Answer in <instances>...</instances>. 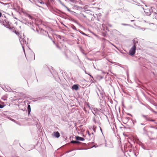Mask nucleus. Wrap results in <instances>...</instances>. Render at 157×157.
Wrapping results in <instances>:
<instances>
[{"instance_id":"4c0bfd02","label":"nucleus","mask_w":157,"mask_h":157,"mask_svg":"<svg viewBox=\"0 0 157 157\" xmlns=\"http://www.w3.org/2000/svg\"><path fill=\"white\" fill-rule=\"evenodd\" d=\"M59 2H60V3L63 6H65V5L61 1V0H60V1H59Z\"/></svg>"},{"instance_id":"c85d7f7f","label":"nucleus","mask_w":157,"mask_h":157,"mask_svg":"<svg viewBox=\"0 0 157 157\" xmlns=\"http://www.w3.org/2000/svg\"><path fill=\"white\" fill-rule=\"evenodd\" d=\"M4 106L5 105L4 104L0 103V108H2L4 107Z\"/></svg>"},{"instance_id":"20e7f679","label":"nucleus","mask_w":157,"mask_h":157,"mask_svg":"<svg viewBox=\"0 0 157 157\" xmlns=\"http://www.w3.org/2000/svg\"><path fill=\"white\" fill-rule=\"evenodd\" d=\"M52 137L56 138H58L60 136V134L58 131L54 132L52 134Z\"/></svg>"},{"instance_id":"58836bf2","label":"nucleus","mask_w":157,"mask_h":157,"mask_svg":"<svg viewBox=\"0 0 157 157\" xmlns=\"http://www.w3.org/2000/svg\"><path fill=\"white\" fill-rule=\"evenodd\" d=\"M81 121L82 122H84V124H85L86 123L87 120H86V121H85V120H83V119H82Z\"/></svg>"},{"instance_id":"423d86ee","label":"nucleus","mask_w":157,"mask_h":157,"mask_svg":"<svg viewBox=\"0 0 157 157\" xmlns=\"http://www.w3.org/2000/svg\"><path fill=\"white\" fill-rule=\"evenodd\" d=\"M75 139L78 141H83L85 140L84 138L78 136H75Z\"/></svg>"},{"instance_id":"39448f33","label":"nucleus","mask_w":157,"mask_h":157,"mask_svg":"<svg viewBox=\"0 0 157 157\" xmlns=\"http://www.w3.org/2000/svg\"><path fill=\"white\" fill-rule=\"evenodd\" d=\"M133 43V45L132 46H134V48H136L137 44L138 43V39L136 38H134L132 40Z\"/></svg>"},{"instance_id":"8fccbe9b","label":"nucleus","mask_w":157,"mask_h":157,"mask_svg":"<svg viewBox=\"0 0 157 157\" xmlns=\"http://www.w3.org/2000/svg\"><path fill=\"white\" fill-rule=\"evenodd\" d=\"M69 0L72 2H74L75 1V0Z\"/></svg>"},{"instance_id":"0e129e2a","label":"nucleus","mask_w":157,"mask_h":157,"mask_svg":"<svg viewBox=\"0 0 157 157\" xmlns=\"http://www.w3.org/2000/svg\"><path fill=\"white\" fill-rule=\"evenodd\" d=\"M152 128L157 129V127H153Z\"/></svg>"},{"instance_id":"c03bdc74","label":"nucleus","mask_w":157,"mask_h":157,"mask_svg":"<svg viewBox=\"0 0 157 157\" xmlns=\"http://www.w3.org/2000/svg\"><path fill=\"white\" fill-rule=\"evenodd\" d=\"M81 14L84 18H86V16L83 13H81Z\"/></svg>"},{"instance_id":"bf43d9fd","label":"nucleus","mask_w":157,"mask_h":157,"mask_svg":"<svg viewBox=\"0 0 157 157\" xmlns=\"http://www.w3.org/2000/svg\"><path fill=\"white\" fill-rule=\"evenodd\" d=\"M100 78L101 79H103V78L104 77L103 76H100Z\"/></svg>"},{"instance_id":"a211bd4d","label":"nucleus","mask_w":157,"mask_h":157,"mask_svg":"<svg viewBox=\"0 0 157 157\" xmlns=\"http://www.w3.org/2000/svg\"><path fill=\"white\" fill-rule=\"evenodd\" d=\"M68 19L69 20L73 21V22L75 23H76L77 24H78V22L76 21L75 20L73 19V18H68Z\"/></svg>"},{"instance_id":"f3484780","label":"nucleus","mask_w":157,"mask_h":157,"mask_svg":"<svg viewBox=\"0 0 157 157\" xmlns=\"http://www.w3.org/2000/svg\"><path fill=\"white\" fill-rule=\"evenodd\" d=\"M102 26L103 28V29H104L103 30H105V29L106 30H108V31H109L108 28L105 26V24H102Z\"/></svg>"},{"instance_id":"412c9836","label":"nucleus","mask_w":157,"mask_h":157,"mask_svg":"<svg viewBox=\"0 0 157 157\" xmlns=\"http://www.w3.org/2000/svg\"><path fill=\"white\" fill-rule=\"evenodd\" d=\"M44 4H45L48 7L50 8L51 9H52V7L49 3H46L45 2V3Z\"/></svg>"},{"instance_id":"a878e982","label":"nucleus","mask_w":157,"mask_h":157,"mask_svg":"<svg viewBox=\"0 0 157 157\" xmlns=\"http://www.w3.org/2000/svg\"><path fill=\"white\" fill-rule=\"evenodd\" d=\"M113 126V128L112 127V129L113 130V132L114 133H115V131H116H116H117V128L116 129V128L115 127H114V125H113V126Z\"/></svg>"},{"instance_id":"9b49d317","label":"nucleus","mask_w":157,"mask_h":157,"mask_svg":"<svg viewBox=\"0 0 157 157\" xmlns=\"http://www.w3.org/2000/svg\"><path fill=\"white\" fill-rule=\"evenodd\" d=\"M31 111V108L30 105L28 103L27 106V111L28 115H29Z\"/></svg>"},{"instance_id":"f257e3e1","label":"nucleus","mask_w":157,"mask_h":157,"mask_svg":"<svg viewBox=\"0 0 157 157\" xmlns=\"http://www.w3.org/2000/svg\"><path fill=\"white\" fill-rule=\"evenodd\" d=\"M134 46H132L128 52L129 55L132 56H134L136 53V48H134Z\"/></svg>"},{"instance_id":"72a5a7b5","label":"nucleus","mask_w":157,"mask_h":157,"mask_svg":"<svg viewBox=\"0 0 157 157\" xmlns=\"http://www.w3.org/2000/svg\"><path fill=\"white\" fill-rule=\"evenodd\" d=\"M61 17L65 19H67V17L65 16H64V15H61Z\"/></svg>"},{"instance_id":"338daca9","label":"nucleus","mask_w":157,"mask_h":157,"mask_svg":"<svg viewBox=\"0 0 157 157\" xmlns=\"http://www.w3.org/2000/svg\"><path fill=\"white\" fill-rule=\"evenodd\" d=\"M2 16V13L0 12V17H1Z\"/></svg>"},{"instance_id":"473e14b6","label":"nucleus","mask_w":157,"mask_h":157,"mask_svg":"<svg viewBox=\"0 0 157 157\" xmlns=\"http://www.w3.org/2000/svg\"><path fill=\"white\" fill-rule=\"evenodd\" d=\"M154 14L155 16V19H157V13L154 12Z\"/></svg>"},{"instance_id":"c756f323","label":"nucleus","mask_w":157,"mask_h":157,"mask_svg":"<svg viewBox=\"0 0 157 157\" xmlns=\"http://www.w3.org/2000/svg\"><path fill=\"white\" fill-rule=\"evenodd\" d=\"M13 33H15V34H16L17 35H18L19 34V32H16L15 30H13Z\"/></svg>"},{"instance_id":"de8ad7c7","label":"nucleus","mask_w":157,"mask_h":157,"mask_svg":"<svg viewBox=\"0 0 157 157\" xmlns=\"http://www.w3.org/2000/svg\"><path fill=\"white\" fill-rule=\"evenodd\" d=\"M142 116L143 117H145V118H147V115H143V114L142 115Z\"/></svg>"},{"instance_id":"79ce46f5","label":"nucleus","mask_w":157,"mask_h":157,"mask_svg":"<svg viewBox=\"0 0 157 157\" xmlns=\"http://www.w3.org/2000/svg\"><path fill=\"white\" fill-rule=\"evenodd\" d=\"M144 12L145 13H147L146 14H148V13H149V11H146V9H145V10H144Z\"/></svg>"},{"instance_id":"69168bd1","label":"nucleus","mask_w":157,"mask_h":157,"mask_svg":"<svg viewBox=\"0 0 157 157\" xmlns=\"http://www.w3.org/2000/svg\"><path fill=\"white\" fill-rule=\"evenodd\" d=\"M140 124L141 125H145V124L143 123H141Z\"/></svg>"},{"instance_id":"6ab92c4d","label":"nucleus","mask_w":157,"mask_h":157,"mask_svg":"<svg viewBox=\"0 0 157 157\" xmlns=\"http://www.w3.org/2000/svg\"><path fill=\"white\" fill-rule=\"evenodd\" d=\"M143 131H144V132H143V134L144 135H147L148 134H147V130L145 128H143Z\"/></svg>"},{"instance_id":"b1692460","label":"nucleus","mask_w":157,"mask_h":157,"mask_svg":"<svg viewBox=\"0 0 157 157\" xmlns=\"http://www.w3.org/2000/svg\"><path fill=\"white\" fill-rule=\"evenodd\" d=\"M27 16L30 19H31L32 20L34 19V18L32 17V16H31L30 14H27Z\"/></svg>"},{"instance_id":"f03ea898","label":"nucleus","mask_w":157,"mask_h":157,"mask_svg":"<svg viewBox=\"0 0 157 157\" xmlns=\"http://www.w3.org/2000/svg\"><path fill=\"white\" fill-rule=\"evenodd\" d=\"M109 119L110 120L109 118H107L108 121L110 125L111 126H113V125H114L115 128L117 129V126L115 123L114 118H109Z\"/></svg>"},{"instance_id":"5fc2aeb1","label":"nucleus","mask_w":157,"mask_h":157,"mask_svg":"<svg viewBox=\"0 0 157 157\" xmlns=\"http://www.w3.org/2000/svg\"><path fill=\"white\" fill-rule=\"evenodd\" d=\"M3 21H2L1 20H0V23L1 24H2V22H3Z\"/></svg>"},{"instance_id":"f8f14e48","label":"nucleus","mask_w":157,"mask_h":157,"mask_svg":"<svg viewBox=\"0 0 157 157\" xmlns=\"http://www.w3.org/2000/svg\"><path fill=\"white\" fill-rule=\"evenodd\" d=\"M61 119L65 122H67L69 124H70L69 123V122L70 121H71V119L70 118H68H68H61Z\"/></svg>"},{"instance_id":"dca6fc26","label":"nucleus","mask_w":157,"mask_h":157,"mask_svg":"<svg viewBox=\"0 0 157 157\" xmlns=\"http://www.w3.org/2000/svg\"><path fill=\"white\" fill-rule=\"evenodd\" d=\"M98 110L96 108H94L93 109H91V111L93 114L94 115L96 113L97 111H98Z\"/></svg>"},{"instance_id":"7ed1b4c3","label":"nucleus","mask_w":157,"mask_h":157,"mask_svg":"<svg viewBox=\"0 0 157 157\" xmlns=\"http://www.w3.org/2000/svg\"><path fill=\"white\" fill-rule=\"evenodd\" d=\"M103 115V113L99 110L97 111V112H96V113L94 115L95 116L98 118H99V117L101 118V117H102V116Z\"/></svg>"},{"instance_id":"2eb2a0df","label":"nucleus","mask_w":157,"mask_h":157,"mask_svg":"<svg viewBox=\"0 0 157 157\" xmlns=\"http://www.w3.org/2000/svg\"><path fill=\"white\" fill-rule=\"evenodd\" d=\"M11 121H12L15 122V123H16V124H18L19 125H21V124L18 121H16V120H14L13 119V118H9Z\"/></svg>"},{"instance_id":"774afa93","label":"nucleus","mask_w":157,"mask_h":157,"mask_svg":"<svg viewBox=\"0 0 157 157\" xmlns=\"http://www.w3.org/2000/svg\"><path fill=\"white\" fill-rule=\"evenodd\" d=\"M64 7H65L66 9L68 8V7L65 5L64 6Z\"/></svg>"},{"instance_id":"052dcab7","label":"nucleus","mask_w":157,"mask_h":157,"mask_svg":"<svg viewBox=\"0 0 157 157\" xmlns=\"http://www.w3.org/2000/svg\"><path fill=\"white\" fill-rule=\"evenodd\" d=\"M71 150H69V151H67L66 152V153H69V152H71Z\"/></svg>"},{"instance_id":"09e8293b","label":"nucleus","mask_w":157,"mask_h":157,"mask_svg":"<svg viewBox=\"0 0 157 157\" xmlns=\"http://www.w3.org/2000/svg\"><path fill=\"white\" fill-rule=\"evenodd\" d=\"M67 10L68 11H69V12H71V10H70V9L68 7L67 9Z\"/></svg>"},{"instance_id":"0eeeda50","label":"nucleus","mask_w":157,"mask_h":157,"mask_svg":"<svg viewBox=\"0 0 157 157\" xmlns=\"http://www.w3.org/2000/svg\"><path fill=\"white\" fill-rule=\"evenodd\" d=\"M79 88V85L77 84H74L71 87L72 89L77 90Z\"/></svg>"},{"instance_id":"9d476101","label":"nucleus","mask_w":157,"mask_h":157,"mask_svg":"<svg viewBox=\"0 0 157 157\" xmlns=\"http://www.w3.org/2000/svg\"><path fill=\"white\" fill-rule=\"evenodd\" d=\"M71 143H72V144H84L83 143H82L80 142V141L77 140H71Z\"/></svg>"},{"instance_id":"f704fd0d","label":"nucleus","mask_w":157,"mask_h":157,"mask_svg":"<svg viewBox=\"0 0 157 157\" xmlns=\"http://www.w3.org/2000/svg\"><path fill=\"white\" fill-rule=\"evenodd\" d=\"M103 94L104 93L103 92H101L100 93V94L101 95V97L102 98H103Z\"/></svg>"},{"instance_id":"ea45409f","label":"nucleus","mask_w":157,"mask_h":157,"mask_svg":"<svg viewBox=\"0 0 157 157\" xmlns=\"http://www.w3.org/2000/svg\"><path fill=\"white\" fill-rule=\"evenodd\" d=\"M121 25H124V26L129 25H128V24H124V23H122L121 24Z\"/></svg>"},{"instance_id":"37998d69","label":"nucleus","mask_w":157,"mask_h":157,"mask_svg":"<svg viewBox=\"0 0 157 157\" xmlns=\"http://www.w3.org/2000/svg\"><path fill=\"white\" fill-rule=\"evenodd\" d=\"M57 37H58V38H59V39H61V37H62V36H61L60 35H58L57 36Z\"/></svg>"},{"instance_id":"a19ab883","label":"nucleus","mask_w":157,"mask_h":157,"mask_svg":"<svg viewBox=\"0 0 157 157\" xmlns=\"http://www.w3.org/2000/svg\"><path fill=\"white\" fill-rule=\"evenodd\" d=\"M133 152L134 153V154L136 156H137V155H136V153L135 152V150H133Z\"/></svg>"},{"instance_id":"4be33fe9","label":"nucleus","mask_w":157,"mask_h":157,"mask_svg":"<svg viewBox=\"0 0 157 157\" xmlns=\"http://www.w3.org/2000/svg\"><path fill=\"white\" fill-rule=\"evenodd\" d=\"M78 31L82 34L84 35H85V36H88V35L87 34H86L85 33H84L82 31H81L80 30H78Z\"/></svg>"},{"instance_id":"393cba45","label":"nucleus","mask_w":157,"mask_h":157,"mask_svg":"<svg viewBox=\"0 0 157 157\" xmlns=\"http://www.w3.org/2000/svg\"><path fill=\"white\" fill-rule=\"evenodd\" d=\"M71 27L74 30H76L77 31H78L77 29L76 28L75 26L73 25H71Z\"/></svg>"},{"instance_id":"6e6552de","label":"nucleus","mask_w":157,"mask_h":157,"mask_svg":"<svg viewBox=\"0 0 157 157\" xmlns=\"http://www.w3.org/2000/svg\"><path fill=\"white\" fill-rule=\"evenodd\" d=\"M5 27L10 29H12L13 28V27H10V25L9 24V21H8L4 26Z\"/></svg>"},{"instance_id":"3c124183","label":"nucleus","mask_w":157,"mask_h":157,"mask_svg":"<svg viewBox=\"0 0 157 157\" xmlns=\"http://www.w3.org/2000/svg\"><path fill=\"white\" fill-rule=\"evenodd\" d=\"M91 138H92L93 137V136L94 135V133L93 132H92L91 133Z\"/></svg>"},{"instance_id":"ddd939ff","label":"nucleus","mask_w":157,"mask_h":157,"mask_svg":"<svg viewBox=\"0 0 157 157\" xmlns=\"http://www.w3.org/2000/svg\"><path fill=\"white\" fill-rule=\"evenodd\" d=\"M129 118H120L122 121L123 123L125 124L127 123V121L129 120Z\"/></svg>"},{"instance_id":"2f4dec72","label":"nucleus","mask_w":157,"mask_h":157,"mask_svg":"<svg viewBox=\"0 0 157 157\" xmlns=\"http://www.w3.org/2000/svg\"><path fill=\"white\" fill-rule=\"evenodd\" d=\"M23 22V23L25 24L26 25L27 24V23H28L29 24L30 23L29 22H27L25 20H24V22Z\"/></svg>"},{"instance_id":"e433bc0d","label":"nucleus","mask_w":157,"mask_h":157,"mask_svg":"<svg viewBox=\"0 0 157 157\" xmlns=\"http://www.w3.org/2000/svg\"><path fill=\"white\" fill-rule=\"evenodd\" d=\"M70 12L71 13V14L73 15H75V14L76 13L75 12L72 11H71V12Z\"/></svg>"},{"instance_id":"4d7b16f0","label":"nucleus","mask_w":157,"mask_h":157,"mask_svg":"<svg viewBox=\"0 0 157 157\" xmlns=\"http://www.w3.org/2000/svg\"><path fill=\"white\" fill-rule=\"evenodd\" d=\"M88 74L89 76H90V77H91L92 78H93V76L90 74Z\"/></svg>"},{"instance_id":"a18cd8bd","label":"nucleus","mask_w":157,"mask_h":157,"mask_svg":"<svg viewBox=\"0 0 157 157\" xmlns=\"http://www.w3.org/2000/svg\"><path fill=\"white\" fill-rule=\"evenodd\" d=\"M75 6V7H76V8H77V9H79V8H81V7H79V6H77V5H75V6Z\"/></svg>"},{"instance_id":"e2e57ef3","label":"nucleus","mask_w":157,"mask_h":157,"mask_svg":"<svg viewBox=\"0 0 157 157\" xmlns=\"http://www.w3.org/2000/svg\"><path fill=\"white\" fill-rule=\"evenodd\" d=\"M96 128V127L95 126H93V128L95 129Z\"/></svg>"},{"instance_id":"603ef678","label":"nucleus","mask_w":157,"mask_h":157,"mask_svg":"<svg viewBox=\"0 0 157 157\" xmlns=\"http://www.w3.org/2000/svg\"><path fill=\"white\" fill-rule=\"evenodd\" d=\"M108 25V26H109V27H112V25L111 24H109Z\"/></svg>"},{"instance_id":"4468645a","label":"nucleus","mask_w":157,"mask_h":157,"mask_svg":"<svg viewBox=\"0 0 157 157\" xmlns=\"http://www.w3.org/2000/svg\"><path fill=\"white\" fill-rule=\"evenodd\" d=\"M93 120L95 124H97L99 125H100L101 123L100 121L99 120H96L95 118H93Z\"/></svg>"},{"instance_id":"680f3d73","label":"nucleus","mask_w":157,"mask_h":157,"mask_svg":"<svg viewBox=\"0 0 157 157\" xmlns=\"http://www.w3.org/2000/svg\"><path fill=\"white\" fill-rule=\"evenodd\" d=\"M128 115H129V116H131V117H132V115L131 114H130V113H128Z\"/></svg>"},{"instance_id":"cd10ccee","label":"nucleus","mask_w":157,"mask_h":157,"mask_svg":"<svg viewBox=\"0 0 157 157\" xmlns=\"http://www.w3.org/2000/svg\"><path fill=\"white\" fill-rule=\"evenodd\" d=\"M3 22L2 25L4 26L8 21H6V20H4Z\"/></svg>"},{"instance_id":"6e6d98bb","label":"nucleus","mask_w":157,"mask_h":157,"mask_svg":"<svg viewBox=\"0 0 157 157\" xmlns=\"http://www.w3.org/2000/svg\"><path fill=\"white\" fill-rule=\"evenodd\" d=\"M88 74L89 76H90V77H91L92 78H93V76L90 74Z\"/></svg>"},{"instance_id":"aec40b11","label":"nucleus","mask_w":157,"mask_h":157,"mask_svg":"<svg viewBox=\"0 0 157 157\" xmlns=\"http://www.w3.org/2000/svg\"><path fill=\"white\" fill-rule=\"evenodd\" d=\"M86 132L88 134V136H89L90 137V138L89 139H88V140H90L91 139H90V137L91 136V134H90V133L89 132V131L88 130H87L86 131Z\"/></svg>"},{"instance_id":"13d9d810","label":"nucleus","mask_w":157,"mask_h":157,"mask_svg":"<svg viewBox=\"0 0 157 157\" xmlns=\"http://www.w3.org/2000/svg\"><path fill=\"white\" fill-rule=\"evenodd\" d=\"M88 74L89 76H90V77H91L92 78H93V76L90 74Z\"/></svg>"},{"instance_id":"c9c22d12","label":"nucleus","mask_w":157,"mask_h":157,"mask_svg":"<svg viewBox=\"0 0 157 157\" xmlns=\"http://www.w3.org/2000/svg\"><path fill=\"white\" fill-rule=\"evenodd\" d=\"M18 141L17 140H15L14 141V144H16L18 143Z\"/></svg>"},{"instance_id":"7c9ffc66","label":"nucleus","mask_w":157,"mask_h":157,"mask_svg":"<svg viewBox=\"0 0 157 157\" xmlns=\"http://www.w3.org/2000/svg\"><path fill=\"white\" fill-rule=\"evenodd\" d=\"M38 1V2L39 3H40L41 4H44L45 3V2H43V1H40V0H39V1Z\"/></svg>"},{"instance_id":"5701e85b","label":"nucleus","mask_w":157,"mask_h":157,"mask_svg":"<svg viewBox=\"0 0 157 157\" xmlns=\"http://www.w3.org/2000/svg\"><path fill=\"white\" fill-rule=\"evenodd\" d=\"M147 120L148 121H152L153 122H154V123L155 124H157V122L155 121V120L153 119H152V118H146Z\"/></svg>"},{"instance_id":"1a4fd4ad","label":"nucleus","mask_w":157,"mask_h":157,"mask_svg":"<svg viewBox=\"0 0 157 157\" xmlns=\"http://www.w3.org/2000/svg\"><path fill=\"white\" fill-rule=\"evenodd\" d=\"M152 7H151L150 9H146V11H149V13L148 14H147V15H150L151 14V13H153V11L152 9Z\"/></svg>"},{"instance_id":"bb28decb","label":"nucleus","mask_w":157,"mask_h":157,"mask_svg":"<svg viewBox=\"0 0 157 157\" xmlns=\"http://www.w3.org/2000/svg\"><path fill=\"white\" fill-rule=\"evenodd\" d=\"M46 98H47V97H40L38 98L39 99V100H44L46 99Z\"/></svg>"},{"instance_id":"49530a36","label":"nucleus","mask_w":157,"mask_h":157,"mask_svg":"<svg viewBox=\"0 0 157 157\" xmlns=\"http://www.w3.org/2000/svg\"><path fill=\"white\" fill-rule=\"evenodd\" d=\"M74 136H70L69 138L71 139V138H74Z\"/></svg>"},{"instance_id":"864d4df0","label":"nucleus","mask_w":157,"mask_h":157,"mask_svg":"<svg viewBox=\"0 0 157 157\" xmlns=\"http://www.w3.org/2000/svg\"><path fill=\"white\" fill-rule=\"evenodd\" d=\"M99 127H100V131H101V132L102 133V129L101 128V127L100 126H99Z\"/></svg>"}]
</instances>
